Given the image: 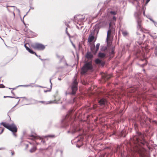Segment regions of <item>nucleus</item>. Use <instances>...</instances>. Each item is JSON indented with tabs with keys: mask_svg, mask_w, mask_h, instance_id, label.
Segmentation results:
<instances>
[{
	"mask_svg": "<svg viewBox=\"0 0 157 157\" xmlns=\"http://www.w3.org/2000/svg\"><path fill=\"white\" fill-rule=\"evenodd\" d=\"M45 48V46L41 44H40V50H43Z\"/></svg>",
	"mask_w": 157,
	"mask_h": 157,
	"instance_id": "16",
	"label": "nucleus"
},
{
	"mask_svg": "<svg viewBox=\"0 0 157 157\" xmlns=\"http://www.w3.org/2000/svg\"><path fill=\"white\" fill-rule=\"evenodd\" d=\"M40 102H41V103H43L44 102V101H40Z\"/></svg>",
	"mask_w": 157,
	"mask_h": 157,
	"instance_id": "45",
	"label": "nucleus"
},
{
	"mask_svg": "<svg viewBox=\"0 0 157 157\" xmlns=\"http://www.w3.org/2000/svg\"><path fill=\"white\" fill-rule=\"evenodd\" d=\"M19 101H20V100H19L17 103L13 107H16L18 104L19 102Z\"/></svg>",
	"mask_w": 157,
	"mask_h": 157,
	"instance_id": "28",
	"label": "nucleus"
},
{
	"mask_svg": "<svg viewBox=\"0 0 157 157\" xmlns=\"http://www.w3.org/2000/svg\"><path fill=\"white\" fill-rule=\"evenodd\" d=\"M26 44H25L24 45V46L25 47V48H26L27 50L30 53L32 54H34L36 56L38 57V56L36 54V53L35 52H34L32 50L30 49L27 46Z\"/></svg>",
	"mask_w": 157,
	"mask_h": 157,
	"instance_id": "5",
	"label": "nucleus"
},
{
	"mask_svg": "<svg viewBox=\"0 0 157 157\" xmlns=\"http://www.w3.org/2000/svg\"><path fill=\"white\" fill-rule=\"evenodd\" d=\"M138 26H139L140 27V23H139V22H138Z\"/></svg>",
	"mask_w": 157,
	"mask_h": 157,
	"instance_id": "39",
	"label": "nucleus"
},
{
	"mask_svg": "<svg viewBox=\"0 0 157 157\" xmlns=\"http://www.w3.org/2000/svg\"><path fill=\"white\" fill-rule=\"evenodd\" d=\"M66 33H67V35H68V36L69 37V38H70L71 37L70 35V34L68 33L67 29L66 31Z\"/></svg>",
	"mask_w": 157,
	"mask_h": 157,
	"instance_id": "24",
	"label": "nucleus"
},
{
	"mask_svg": "<svg viewBox=\"0 0 157 157\" xmlns=\"http://www.w3.org/2000/svg\"><path fill=\"white\" fill-rule=\"evenodd\" d=\"M11 0H5V2H9Z\"/></svg>",
	"mask_w": 157,
	"mask_h": 157,
	"instance_id": "35",
	"label": "nucleus"
},
{
	"mask_svg": "<svg viewBox=\"0 0 157 157\" xmlns=\"http://www.w3.org/2000/svg\"><path fill=\"white\" fill-rule=\"evenodd\" d=\"M5 148H0V150H3V149H5Z\"/></svg>",
	"mask_w": 157,
	"mask_h": 157,
	"instance_id": "37",
	"label": "nucleus"
},
{
	"mask_svg": "<svg viewBox=\"0 0 157 157\" xmlns=\"http://www.w3.org/2000/svg\"><path fill=\"white\" fill-rule=\"evenodd\" d=\"M78 82L76 80V76H75L73 79V82L71 86L72 92L71 93H68L67 92H66V95L71 94L74 95L76 94L77 90Z\"/></svg>",
	"mask_w": 157,
	"mask_h": 157,
	"instance_id": "2",
	"label": "nucleus"
},
{
	"mask_svg": "<svg viewBox=\"0 0 157 157\" xmlns=\"http://www.w3.org/2000/svg\"><path fill=\"white\" fill-rule=\"evenodd\" d=\"M49 102L48 103H46V104H49V103H50L52 102Z\"/></svg>",
	"mask_w": 157,
	"mask_h": 157,
	"instance_id": "41",
	"label": "nucleus"
},
{
	"mask_svg": "<svg viewBox=\"0 0 157 157\" xmlns=\"http://www.w3.org/2000/svg\"><path fill=\"white\" fill-rule=\"evenodd\" d=\"M58 79L59 80H61V78H58Z\"/></svg>",
	"mask_w": 157,
	"mask_h": 157,
	"instance_id": "44",
	"label": "nucleus"
},
{
	"mask_svg": "<svg viewBox=\"0 0 157 157\" xmlns=\"http://www.w3.org/2000/svg\"><path fill=\"white\" fill-rule=\"evenodd\" d=\"M50 83H51V84H52V82H51V79L50 80Z\"/></svg>",
	"mask_w": 157,
	"mask_h": 157,
	"instance_id": "48",
	"label": "nucleus"
},
{
	"mask_svg": "<svg viewBox=\"0 0 157 157\" xmlns=\"http://www.w3.org/2000/svg\"><path fill=\"white\" fill-rule=\"evenodd\" d=\"M5 86H4L2 84L0 85V88H4Z\"/></svg>",
	"mask_w": 157,
	"mask_h": 157,
	"instance_id": "27",
	"label": "nucleus"
},
{
	"mask_svg": "<svg viewBox=\"0 0 157 157\" xmlns=\"http://www.w3.org/2000/svg\"><path fill=\"white\" fill-rule=\"evenodd\" d=\"M80 16H81L79 15V16H78V19L80 21H83L84 20V16H83L82 15V16H81L82 17H80Z\"/></svg>",
	"mask_w": 157,
	"mask_h": 157,
	"instance_id": "12",
	"label": "nucleus"
},
{
	"mask_svg": "<svg viewBox=\"0 0 157 157\" xmlns=\"http://www.w3.org/2000/svg\"><path fill=\"white\" fill-rule=\"evenodd\" d=\"M0 124L13 132H17V128L15 125L13 124H9L4 122L1 123Z\"/></svg>",
	"mask_w": 157,
	"mask_h": 157,
	"instance_id": "3",
	"label": "nucleus"
},
{
	"mask_svg": "<svg viewBox=\"0 0 157 157\" xmlns=\"http://www.w3.org/2000/svg\"><path fill=\"white\" fill-rule=\"evenodd\" d=\"M110 13L113 15H115L117 14V11H111L110 12Z\"/></svg>",
	"mask_w": 157,
	"mask_h": 157,
	"instance_id": "21",
	"label": "nucleus"
},
{
	"mask_svg": "<svg viewBox=\"0 0 157 157\" xmlns=\"http://www.w3.org/2000/svg\"><path fill=\"white\" fill-rule=\"evenodd\" d=\"M13 135L15 136H16V135L15 133H14V132H13Z\"/></svg>",
	"mask_w": 157,
	"mask_h": 157,
	"instance_id": "42",
	"label": "nucleus"
},
{
	"mask_svg": "<svg viewBox=\"0 0 157 157\" xmlns=\"http://www.w3.org/2000/svg\"><path fill=\"white\" fill-rule=\"evenodd\" d=\"M36 148L35 147H33L30 150V151L31 152H33L35 151L36 150Z\"/></svg>",
	"mask_w": 157,
	"mask_h": 157,
	"instance_id": "17",
	"label": "nucleus"
},
{
	"mask_svg": "<svg viewBox=\"0 0 157 157\" xmlns=\"http://www.w3.org/2000/svg\"><path fill=\"white\" fill-rule=\"evenodd\" d=\"M71 43H72V45H73V47H74V48H75V45L73 44V43L71 41Z\"/></svg>",
	"mask_w": 157,
	"mask_h": 157,
	"instance_id": "31",
	"label": "nucleus"
},
{
	"mask_svg": "<svg viewBox=\"0 0 157 157\" xmlns=\"http://www.w3.org/2000/svg\"><path fill=\"white\" fill-rule=\"evenodd\" d=\"M135 16H137L138 15L137 14V13H135Z\"/></svg>",
	"mask_w": 157,
	"mask_h": 157,
	"instance_id": "38",
	"label": "nucleus"
},
{
	"mask_svg": "<svg viewBox=\"0 0 157 157\" xmlns=\"http://www.w3.org/2000/svg\"><path fill=\"white\" fill-rule=\"evenodd\" d=\"M122 34L123 36H125L128 34V33L126 31L123 32Z\"/></svg>",
	"mask_w": 157,
	"mask_h": 157,
	"instance_id": "20",
	"label": "nucleus"
},
{
	"mask_svg": "<svg viewBox=\"0 0 157 157\" xmlns=\"http://www.w3.org/2000/svg\"><path fill=\"white\" fill-rule=\"evenodd\" d=\"M11 154H12V155H14V151H12L11 152Z\"/></svg>",
	"mask_w": 157,
	"mask_h": 157,
	"instance_id": "30",
	"label": "nucleus"
},
{
	"mask_svg": "<svg viewBox=\"0 0 157 157\" xmlns=\"http://www.w3.org/2000/svg\"><path fill=\"white\" fill-rule=\"evenodd\" d=\"M95 63L97 64H100L101 62V61L99 59H95Z\"/></svg>",
	"mask_w": 157,
	"mask_h": 157,
	"instance_id": "15",
	"label": "nucleus"
},
{
	"mask_svg": "<svg viewBox=\"0 0 157 157\" xmlns=\"http://www.w3.org/2000/svg\"><path fill=\"white\" fill-rule=\"evenodd\" d=\"M7 97H9V98H12V97H11V96H4V98H5Z\"/></svg>",
	"mask_w": 157,
	"mask_h": 157,
	"instance_id": "33",
	"label": "nucleus"
},
{
	"mask_svg": "<svg viewBox=\"0 0 157 157\" xmlns=\"http://www.w3.org/2000/svg\"><path fill=\"white\" fill-rule=\"evenodd\" d=\"M98 56L101 58H103L105 56V54L104 53L100 52L98 54Z\"/></svg>",
	"mask_w": 157,
	"mask_h": 157,
	"instance_id": "10",
	"label": "nucleus"
},
{
	"mask_svg": "<svg viewBox=\"0 0 157 157\" xmlns=\"http://www.w3.org/2000/svg\"><path fill=\"white\" fill-rule=\"evenodd\" d=\"M150 0H147V2H149L150 1Z\"/></svg>",
	"mask_w": 157,
	"mask_h": 157,
	"instance_id": "47",
	"label": "nucleus"
},
{
	"mask_svg": "<svg viewBox=\"0 0 157 157\" xmlns=\"http://www.w3.org/2000/svg\"><path fill=\"white\" fill-rule=\"evenodd\" d=\"M29 143L30 144H32L33 143L30 142Z\"/></svg>",
	"mask_w": 157,
	"mask_h": 157,
	"instance_id": "50",
	"label": "nucleus"
},
{
	"mask_svg": "<svg viewBox=\"0 0 157 157\" xmlns=\"http://www.w3.org/2000/svg\"><path fill=\"white\" fill-rule=\"evenodd\" d=\"M94 36L92 34H90L88 38V42H91L94 40Z\"/></svg>",
	"mask_w": 157,
	"mask_h": 157,
	"instance_id": "7",
	"label": "nucleus"
},
{
	"mask_svg": "<svg viewBox=\"0 0 157 157\" xmlns=\"http://www.w3.org/2000/svg\"><path fill=\"white\" fill-rule=\"evenodd\" d=\"M32 47L35 50H39V44L35 43L31 45Z\"/></svg>",
	"mask_w": 157,
	"mask_h": 157,
	"instance_id": "6",
	"label": "nucleus"
},
{
	"mask_svg": "<svg viewBox=\"0 0 157 157\" xmlns=\"http://www.w3.org/2000/svg\"><path fill=\"white\" fill-rule=\"evenodd\" d=\"M47 91H45V92H47Z\"/></svg>",
	"mask_w": 157,
	"mask_h": 157,
	"instance_id": "53",
	"label": "nucleus"
},
{
	"mask_svg": "<svg viewBox=\"0 0 157 157\" xmlns=\"http://www.w3.org/2000/svg\"><path fill=\"white\" fill-rule=\"evenodd\" d=\"M40 140H41V138L40 137Z\"/></svg>",
	"mask_w": 157,
	"mask_h": 157,
	"instance_id": "52",
	"label": "nucleus"
},
{
	"mask_svg": "<svg viewBox=\"0 0 157 157\" xmlns=\"http://www.w3.org/2000/svg\"><path fill=\"white\" fill-rule=\"evenodd\" d=\"M150 20L152 22H153L155 24V23H156V22L153 20L151 18H150Z\"/></svg>",
	"mask_w": 157,
	"mask_h": 157,
	"instance_id": "26",
	"label": "nucleus"
},
{
	"mask_svg": "<svg viewBox=\"0 0 157 157\" xmlns=\"http://www.w3.org/2000/svg\"><path fill=\"white\" fill-rule=\"evenodd\" d=\"M3 129H2V131H1V132H0V134H1L2 133V132H3Z\"/></svg>",
	"mask_w": 157,
	"mask_h": 157,
	"instance_id": "34",
	"label": "nucleus"
},
{
	"mask_svg": "<svg viewBox=\"0 0 157 157\" xmlns=\"http://www.w3.org/2000/svg\"><path fill=\"white\" fill-rule=\"evenodd\" d=\"M28 146H29V145L28 144H26V148H28Z\"/></svg>",
	"mask_w": 157,
	"mask_h": 157,
	"instance_id": "40",
	"label": "nucleus"
},
{
	"mask_svg": "<svg viewBox=\"0 0 157 157\" xmlns=\"http://www.w3.org/2000/svg\"><path fill=\"white\" fill-rule=\"evenodd\" d=\"M21 86H24V87H28V86H30V85H21Z\"/></svg>",
	"mask_w": 157,
	"mask_h": 157,
	"instance_id": "25",
	"label": "nucleus"
},
{
	"mask_svg": "<svg viewBox=\"0 0 157 157\" xmlns=\"http://www.w3.org/2000/svg\"><path fill=\"white\" fill-rule=\"evenodd\" d=\"M55 137V136L54 135H48L47 136H45V138L47 137H50V138H54V137Z\"/></svg>",
	"mask_w": 157,
	"mask_h": 157,
	"instance_id": "22",
	"label": "nucleus"
},
{
	"mask_svg": "<svg viewBox=\"0 0 157 157\" xmlns=\"http://www.w3.org/2000/svg\"><path fill=\"white\" fill-rule=\"evenodd\" d=\"M12 6H7L6 7L8 8V7H12Z\"/></svg>",
	"mask_w": 157,
	"mask_h": 157,
	"instance_id": "36",
	"label": "nucleus"
},
{
	"mask_svg": "<svg viewBox=\"0 0 157 157\" xmlns=\"http://www.w3.org/2000/svg\"><path fill=\"white\" fill-rule=\"evenodd\" d=\"M34 138H35L34 137L32 136L31 138H30V139H31L33 140L34 139Z\"/></svg>",
	"mask_w": 157,
	"mask_h": 157,
	"instance_id": "32",
	"label": "nucleus"
},
{
	"mask_svg": "<svg viewBox=\"0 0 157 157\" xmlns=\"http://www.w3.org/2000/svg\"><path fill=\"white\" fill-rule=\"evenodd\" d=\"M12 7H13L14 8V11L15 10H16L17 11H18L19 13H20V11L19 10L17 9L15 6H13Z\"/></svg>",
	"mask_w": 157,
	"mask_h": 157,
	"instance_id": "19",
	"label": "nucleus"
},
{
	"mask_svg": "<svg viewBox=\"0 0 157 157\" xmlns=\"http://www.w3.org/2000/svg\"><path fill=\"white\" fill-rule=\"evenodd\" d=\"M23 23L24 24V25H25V22L23 20Z\"/></svg>",
	"mask_w": 157,
	"mask_h": 157,
	"instance_id": "46",
	"label": "nucleus"
},
{
	"mask_svg": "<svg viewBox=\"0 0 157 157\" xmlns=\"http://www.w3.org/2000/svg\"><path fill=\"white\" fill-rule=\"evenodd\" d=\"M111 24L110 23L109 24V27H110L111 26Z\"/></svg>",
	"mask_w": 157,
	"mask_h": 157,
	"instance_id": "51",
	"label": "nucleus"
},
{
	"mask_svg": "<svg viewBox=\"0 0 157 157\" xmlns=\"http://www.w3.org/2000/svg\"><path fill=\"white\" fill-rule=\"evenodd\" d=\"M111 30L110 28L109 29V30L107 32V37L106 38V40H108V38L110 36L111 33Z\"/></svg>",
	"mask_w": 157,
	"mask_h": 157,
	"instance_id": "11",
	"label": "nucleus"
},
{
	"mask_svg": "<svg viewBox=\"0 0 157 157\" xmlns=\"http://www.w3.org/2000/svg\"><path fill=\"white\" fill-rule=\"evenodd\" d=\"M107 103V100L104 98H102L98 101V103L101 106L104 105Z\"/></svg>",
	"mask_w": 157,
	"mask_h": 157,
	"instance_id": "4",
	"label": "nucleus"
},
{
	"mask_svg": "<svg viewBox=\"0 0 157 157\" xmlns=\"http://www.w3.org/2000/svg\"><path fill=\"white\" fill-rule=\"evenodd\" d=\"M41 141H43V143H44V141H43V140H42Z\"/></svg>",
	"mask_w": 157,
	"mask_h": 157,
	"instance_id": "49",
	"label": "nucleus"
},
{
	"mask_svg": "<svg viewBox=\"0 0 157 157\" xmlns=\"http://www.w3.org/2000/svg\"><path fill=\"white\" fill-rule=\"evenodd\" d=\"M7 10H8V11L12 12L13 13V14L14 17H15V13L14 12V10H13V11H12V10H10L9 8H7Z\"/></svg>",
	"mask_w": 157,
	"mask_h": 157,
	"instance_id": "18",
	"label": "nucleus"
},
{
	"mask_svg": "<svg viewBox=\"0 0 157 157\" xmlns=\"http://www.w3.org/2000/svg\"><path fill=\"white\" fill-rule=\"evenodd\" d=\"M31 9H32V10H33V7H31L30 8V9L29 10V11ZM29 11L28 12L26 13V14H25V15H24V17L27 14V13H28L29 12Z\"/></svg>",
	"mask_w": 157,
	"mask_h": 157,
	"instance_id": "23",
	"label": "nucleus"
},
{
	"mask_svg": "<svg viewBox=\"0 0 157 157\" xmlns=\"http://www.w3.org/2000/svg\"><path fill=\"white\" fill-rule=\"evenodd\" d=\"M134 140H136V141L135 142V144H137L138 143L139 144V143L140 140H139L137 138V137H135L134 138ZM136 146H137V144L136 145Z\"/></svg>",
	"mask_w": 157,
	"mask_h": 157,
	"instance_id": "14",
	"label": "nucleus"
},
{
	"mask_svg": "<svg viewBox=\"0 0 157 157\" xmlns=\"http://www.w3.org/2000/svg\"><path fill=\"white\" fill-rule=\"evenodd\" d=\"M113 20L116 21V18L115 17H113Z\"/></svg>",
	"mask_w": 157,
	"mask_h": 157,
	"instance_id": "29",
	"label": "nucleus"
},
{
	"mask_svg": "<svg viewBox=\"0 0 157 157\" xmlns=\"http://www.w3.org/2000/svg\"><path fill=\"white\" fill-rule=\"evenodd\" d=\"M86 57L88 59H90L93 57V55L90 52H88L86 55Z\"/></svg>",
	"mask_w": 157,
	"mask_h": 157,
	"instance_id": "9",
	"label": "nucleus"
},
{
	"mask_svg": "<svg viewBox=\"0 0 157 157\" xmlns=\"http://www.w3.org/2000/svg\"><path fill=\"white\" fill-rule=\"evenodd\" d=\"M141 125L143 127H145L147 125V121L141 120L140 121Z\"/></svg>",
	"mask_w": 157,
	"mask_h": 157,
	"instance_id": "8",
	"label": "nucleus"
},
{
	"mask_svg": "<svg viewBox=\"0 0 157 157\" xmlns=\"http://www.w3.org/2000/svg\"><path fill=\"white\" fill-rule=\"evenodd\" d=\"M93 67L91 61L86 62L81 69V73L84 74L88 71L93 70Z\"/></svg>",
	"mask_w": 157,
	"mask_h": 157,
	"instance_id": "1",
	"label": "nucleus"
},
{
	"mask_svg": "<svg viewBox=\"0 0 157 157\" xmlns=\"http://www.w3.org/2000/svg\"><path fill=\"white\" fill-rule=\"evenodd\" d=\"M100 45V44L99 43H98L96 45V50H95V53L97 52L98 50Z\"/></svg>",
	"mask_w": 157,
	"mask_h": 157,
	"instance_id": "13",
	"label": "nucleus"
},
{
	"mask_svg": "<svg viewBox=\"0 0 157 157\" xmlns=\"http://www.w3.org/2000/svg\"><path fill=\"white\" fill-rule=\"evenodd\" d=\"M143 14H144V15H145V11H144V12H143Z\"/></svg>",
	"mask_w": 157,
	"mask_h": 157,
	"instance_id": "43",
	"label": "nucleus"
}]
</instances>
